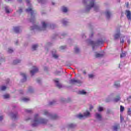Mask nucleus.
<instances>
[{"label":"nucleus","mask_w":131,"mask_h":131,"mask_svg":"<svg viewBox=\"0 0 131 131\" xmlns=\"http://www.w3.org/2000/svg\"><path fill=\"white\" fill-rule=\"evenodd\" d=\"M47 122H48V120L39 118L38 114H36L35 115L32 126L34 127V126H37L39 124H46Z\"/></svg>","instance_id":"nucleus-1"},{"label":"nucleus","mask_w":131,"mask_h":131,"mask_svg":"<svg viewBox=\"0 0 131 131\" xmlns=\"http://www.w3.org/2000/svg\"><path fill=\"white\" fill-rule=\"evenodd\" d=\"M42 28L39 27L38 26L34 25L33 27H31V30H34V29H37V30H39V31H41V30H46V28H47V24L46 22L42 21Z\"/></svg>","instance_id":"nucleus-2"},{"label":"nucleus","mask_w":131,"mask_h":131,"mask_svg":"<svg viewBox=\"0 0 131 131\" xmlns=\"http://www.w3.org/2000/svg\"><path fill=\"white\" fill-rule=\"evenodd\" d=\"M94 11L96 12L98 11V10H99V7L98 6H95V0H91L90 1V5H88L86 11V12H89L92 8H94Z\"/></svg>","instance_id":"nucleus-3"},{"label":"nucleus","mask_w":131,"mask_h":131,"mask_svg":"<svg viewBox=\"0 0 131 131\" xmlns=\"http://www.w3.org/2000/svg\"><path fill=\"white\" fill-rule=\"evenodd\" d=\"M26 12L27 13H29V12L31 13V18L30 19V21L32 23H34V21H35V18L34 17V16H33V14H34V11L32 10V8H29L27 9Z\"/></svg>","instance_id":"nucleus-4"},{"label":"nucleus","mask_w":131,"mask_h":131,"mask_svg":"<svg viewBox=\"0 0 131 131\" xmlns=\"http://www.w3.org/2000/svg\"><path fill=\"white\" fill-rule=\"evenodd\" d=\"M90 113L89 112V111H86L85 113H84V115H82L81 114H80L77 116L78 118H79L80 119H81L83 117H88V116H90Z\"/></svg>","instance_id":"nucleus-5"},{"label":"nucleus","mask_w":131,"mask_h":131,"mask_svg":"<svg viewBox=\"0 0 131 131\" xmlns=\"http://www.w3.org/2000/svg\"><path fill=\"white\" fill-rule=\"evenodd\" d=\"M36 72H38V68L36 67H33L32 70L30 71V73L32 76H33Z\"/></svg>","instance_id":"nucleus-6"},{"label":"nucleus","mask_w":131,"mask_h":131,"mask_svg":"<svg viewBox=\"0 0 131 131\" xmlns=\"http://www.w3.org/2000/svg\"><path fill=\"white\" fill-rule=\"evenodd\" d=\"M70 83L71 84H74L75 83H81V82L79 80L71 79L70 80Z\"/></svg>","instance_id":"nucleus-7"},{"label":"nucleus","mask_w":131,"mask_h":131,"mask_svg":"<svg viewBox=\"0 0 131 131\" xmlns=\"http://www.w3.org/2000/svg\"><path fill=\"white\" fill-rule=\"evenodd\" d=\"M118 33L115 34L114 35V39L116 40V39H118V38H120V29L118 30L117 31Z\"/></svg>","instance_id":"nucleus-8"},{"label":"nucleus","mask_w":131,"mask_h":131,"mask_svg":"<svg viewBox=\"0 0 131 131\" xmlns=\"http://www.w3.org/2000/svg\"><path fill=\"white\" fill-rule=\"evenodd\" d=\"M126 13V17L128 20H129L131 21V12L129 10H126L125 11Z\"/></svg>","instance_id":"nucleus-9"},{"label":"nucleus","mask_w":131,"mask_h":131,"mask_svg":"<svg viewBox=\"0 0 131 131\" xmlns=\"http://www.w3.org/2000/svg\"><path fill=\"white\" fill-rule=\"evenodd\" d=\"M55 82L56 83V86L58 88V89H61L62 84L59 83V81L57 80H54Z\"/></svg>","instance_id":"nucleus-10"},{"label":"nucleus","mask_w":131,"mask_h":131,"mask_svg":"<svg viewBox=\"0 0 131 131\" xmlns=\"http://www.w3.org/2000/svg\"><path fill=\"white\" fill-rule=\"evenodd\" d=\"M20 75H21V76H23V77L24 78V79L22 80V82H24V81H26V79L27 78V76H26V74H25V73H20Z\"/></svg>","instance_id":"nucleus-11"},{"label":"nucleus","mask_w":131,"mask_h":131,"mask_svg":"<svg viewBox=\"0 0 131 131\" xmlns=\"http://www.w3.org/2000/svg\"><path fill=\"white\" fill-rule=\"evenodd\" d=\"M14 30L15 33H19L20 31V28H19V27H15L14 28Z\"/></svg>","instance_id":"nucleus-12"},{"label":"nucleus","mask_w":131,"mask_h":131,"mask_svg":"<svg viewBox=\"0 0 131 131\" xmlns=\"http://www.w3.org/2000/svg\"><path fill=\"white\" fill-rule=\"evenodd\" d=\"M102 57H104V54L96 53L95 55V58H102Z\"/></svg>","instance_id":"nucleus-13"},{"label":"nucleus","mask_w":131,"mask_h":131,"mask_svg":"<svg viewBox=\"0 0 131 131\" xmlns=\"http://www.w3.org/2000/svg\"><path fill=\"white\" fill-rule=\"evenodd\" d=\"M96 117L97 119H99V120H101V119H102V116L100 114H96Z\"/></svg>","instance_id":"nucleus-14"},{"label":"nucleus","mask_w":131,"mask_h":131,"mask_svg":"<svg viewBox=\"0 0 131 131\" xmlns=\"http://www.w3.org/2000/svg\"><path fill=\"white\" fill-rule=\"evenodd\" d=\"M126 56L125 52L122 51V53L120 54V58H124Z\"/></svg>","instance_id":"nucleus-15"},{"label":"nucleus","mask_w":131,"mask_h":131,"mask_svg":"<svg viewBox=\"0 0 131 131\" xmlns=\"http://www.w3.org/2000/svg\"><path fill=\"white\" fill-rule=\"evenodd\" d=\"M106 16L107 19H109L110 18V16L111 15V13L109 11H106L105 12Z\"/></svg>","instance_id":"nucleus-16"},{"label":"nucleus","mask_w":131,"mask_h":131,"mask_svg":"<svg viewBox=\"0 0 131 131\" xmlns=\"http://www.w3.org/2000/svg\"><path fill=\"white\" fill-rule=\"evenodd\" d=\"M114 101L115 102H118V101H120V96L119 95L117 96L114 99Z\"/></svg>","instance_id":"nucleus-17"},{"label":"nucleus","mask_w":131,"mask_h":131,"mask_svg":"<svg viewBox=\"0 0 131 131\" xmlns=\"http://www.w3.org/2000/svg\"><path fill=\"white\" fill-rule=\"evenodd\" d=\"M120 128V126H119V124L116 125L114 127V131H117V129H118V128Z\"/></svg>","instance_id":"nucleus-18"},{"label":"nucleus","mask_w":131,"mask_h":131,"mask_svg":"<svg viewBox=\"0 0 131 131\" xmlns=\"http://www.w3.org/2000/svg\"><path fill=\"white\" fill-rule=\"evenodd\" d=\"M62 12L64 13H67L68 12V9H67V7H62Z\"/></svg>","instance_id":"nucleus-19"},{"label":"nucleus","mask_w":131,"mask_h":131,"mask_svg":"<svg viewBox=\"0 0 131 131\" xmlns=\"http://www.w3.org/2000/svg\"><path fill=\"white\" fill-rule=\"evenodd\" d=\"M38 47V45H34L32 46V49L33 51H35L36 49H37V47Z\"/></svg>","instance_id":"nucleus-20"},{"label":"nucleus","mask_w":131,"mask_h":131,"mask_svg":"<svg viewBox=\"0 0 131 131\" xmlns=\"http://www.w3.org/2000/svg\"><path fill=\"white\" fill-rule=\"evenodd\" d=\"M20 62H21V60H14L13 61V65H16V64L20 63Z\"/></svg>","instance_id":"nucleus-21"},{"label":"nucleus","mask_w":131,"mask_h":131,"mask_svg":"<svg viewBox=\"0 0 131 131\" xmlns=\"http://www.w3.org/2000/svg\"><path fill=\"white\" fill-rule=\"evenodd\" d=\"M11 117L12 119H16V118H17V114H12Z\"/></svg>","instance_id":"nucleus-22"},{"label":"nucleus","mask_w":131,"mask_h":131,"mask_svg":"<svg viewBox=\"0 0 131 131\" xmlns=\"http://www.w3.org/2000/svg\"><path fill=\"white\" fill-rule=\"evenodd\" d=\"M115 86H116V88L120 86V83H119V82H116L115 83Z\"/></svg>","instance_id":"nucleus-23"},{"label":"nucleus","mask_w":131,"mask_h":131,"mask_svg":"<svg viewBox=\"0 0 131 131\" xmlns=\"http://www.w3.org/2000/svg\"><path fill=\"white\" fill-rule=\"evenodd\" d=\"M57 118H58V116H57V115L51 116V119H57Z\"/></svg>","instance_id":"nucleus-24"},{"label":"nucleus","mask_w":131,"mask_h":131,"mask_svg":"<svg viewBox=\"0 0 131 131\" xmlns=\"http://www.w3.org/2000/svg\"><path fill=\"white\" fill-rule=\"evenodd\" d=\"M1 91H6V90L7 89V87L6 86H2L0 88Z\"/></svg>","instance_id":"nucleus-25"},{"label":"nucleus","mask_w":131,"mask_h":131,"mask_svg":"<svg viewBox=\"0 0 131 131\" xmlns=\"http://www.w3.org/2000/svg\"><path fill=\"white\" fill-rule=\"evenodd\" d=\"M5 11L7 14H10V11L9 10V7L6 6L5 7Z\"/></svg>","instance_id":"nucleus-26"},{"label":"nucleus","mask_w":131,"mask_h":131,"mask_svg":"<svg viewBox=\"0 0 131 131\" xmlns=\"http://www.w3.org/2000/svg\"><path fill=\"white\" fill-rule=\"evenodd\" d=\"M23 101H24V102H28V101H29V98H27L26 97H24L22 99Z\"/></svg>","instance_id":"nucleus-27"},{"label":"nucleus","mask_w":131,"mask_h":131,"mask_svg":"<svg viewBox=\"0 0 131 131\" xmlns=\"http://www.w3.org/2000/svg\"><path fill=\"white\" fill-rule=\"evenodd\" d=\"M69 127H70V128H73V127H75V125L73 124H70L69 125Z\"/></svg>","instance_id":"nucleus-28"},{"label":"nucleus","mask_w":131,"mask_h":131,"mask_svg":"<svg viewBox=\"0 0 131 131\" xmlns=\"http://www.w3.org/2000/svg\"><path fill=\"white\" fill-rule=\"evenodd\" d=\"M43 115H50V113H49V112H48V111L45 110L43 111Z\"/></svg>","instance_id":"nucleus-29"},{"label":"nucleus","mask_w":131,"mask_h":131,"mask_svg":"<svg viewBox=\"0 0 131 131\" xmlns=\"http://www.w3.org/2000/svg\"><path fill=\"white\" fill-rule=\"evenodd\" d=\"M8 98H10V95L6 94V95H4V99H8Z\"/></svg>","instance_id":"nucleus-30"},{"label":"nucleus","mask_w":131,"mask_h":131,"mask_svg":"<svg viewBox=\"0 0 131 131\" xmlns=\"http://www.w3.org/2000/svg\"><path fill=\"white\" fill-rule=\"evenodd\" d=\"M124 111V107L122 105L120 106V112H123Z\"/></svg>","instance_id":"nucleus-31"},{"label":"nucleus","mask_w":131,"mask_h":131,"mask_svg":"<svg viewBox=\"0 0 131 131\" xmlns=\"http://www.w3.org/2000/svg\"><path fill=\"white\" fill-rule=\"evenodd\" d=\"M127 114H128V115H131L130 108H128V110H127Z\"/></svg>","instance_id":"nucleus-32"},{"label":"nucleus","mask_w":131,"mask_h":131,"mask_svg":"<svg viewBox=\"0 0 131 131\" xmlns=\"http://www.w3.org/2000/svg\"><path fill=\"white\" fill-rule=\"evenodd\" d=\"M80 95H85V94H86V92L83 90V91H80Z\"/></svg>","instance_id":"nucleus-33"},{"label":"nucleus","mask_w":131,"mask_h":131,"mask_svg":"<svg viewBox=\"0 0 131 131\" xmlns=\"http://www.w3.org/2000/svg\"><path fill=\"white\" fill-rule=\"evenodd\" d=\"M25 112H26L27 113H32V111L25 110Z\"/></svg>","instance_id":"nucleus-34"},{"label":"nucleus","mask_w":131,"mask_h":131,"mask_svg":"<svg viewBox=\"0 0 131 131\" xmlns=\"http://www.w3.org/2000/svg\"><path fill=\"white\" fill-rule=\"evenodd\" d=\"M75 53H78L79 52V49H78V48L76 47L75 49Z\"/></svg>","instance_id":"nucleus-35"},{"label":"nucleus","mask_w":131,"mask_h":131,"mask_svg":"<svg viewBox=\"0 0 131 131\" xmlns=\"http://www.w3.org/2000/svg\"><path fill=\"white\" fill-rule=\"evenodd\" d=\"M103 108L102 107H99L98 108V111H99V112H101L103 111Z\"/></svg>","instance_id":"nucleus-36"},{"label":"nucleus","mask_w":131,"mask_h":131,"mask_svg":"<svg viewBox=\"0 0 131 131\" xmlns=\"http://www.w3.org/2000/svg\"><path fill=\"white\" fill-rule=\"evenodd\" d=\"M8 52V53H13V52H14V51L12 49H9Z\"/></svg>","instance_id":"nucleus-37"},{"label":"nucleus","mask_w":131,"mask_h":131,"mask_svg":"<svg viewBox=\"0 0 131 131\" xmlns=\"http://www.w3.org/2000/svg\"><path fill=\"white\" fill-rule=\"evenodd\" d=\"M55 101H52V102H50L49 103V105H54V104H55Z\"/></svg>","instance_id":"nucleus-38"},{"label":"nucleus","mask_w":131,"mask_h":131,"mask_svg":"<svg viewBox=\"0 0 131 131\" xmlns=\"http://www.w3.org/2000/svg\"><path fill=\"white\" fill-rule=\"evenodd\" d=\"M60 50H64L66 49V46H61L60 47Z\"/></svg>","instance_id":"nucleus-39"},{"label":"nucleus","mask_w":131,"mask_h":131,"mask_svg":"<svg viewBox=\"0 0 131 131\" xmlns=\"http://www.w3.org/2000/svg\"><path fill=\"white\" fill-rule=\"evenodd\" d=\"M89 78H93L94 77V75L93 74H90L89 75Z\"/></svg>","instance_id":"nucleus-40"},{"label":"nucleus","mask_w":131,"mask_h":131,"mask_svg":"<svg viewBox=\"0 0 131 131\" xmlns=\"http://www.w3.org/2000/svg\"><path fill=\"white\" fill-rule=\"evenodd\" d=\"M53 57L55 59H57L58 56L56 54H53Z\"/></svg>","instance_id":"nucleus-41"},{"label":"nucleus","mask_w":131,"mask_h":131,"mask_svg":"<svg viewBox=\"0 0 131 131\" xmlns=\"http://www.w3.org/2000/svg\"><path fill=\"white\" fill-rule=\"evenodd\" d=\"M29 92H30V93H32V89H31V87H29Z\"/></svg>","instance_id":"nucleus-42"},{"label":"nucleus","mask_w":131,"mask_h":131,"mask_svg":"<svg viewBox=\"0 0 131 131\" xmlns=\"http://www.w3.org/2000/svg\"><path fill=\"white\" fill-rule=\"evenodd\" d=\"M124 42V40L123 39L120 40V43H123Z\"/></svg>","instance_id":"nucleus-43"},{"label":"nucleus","mask_w":131,"mask_h":131,"mask_svg":"<svg viewBox=\"0 0 131 131\" xmlns=\"http://www.w3.org/2000/svg\"><path fill=\"white\" fill-rule=\"evenodd\" d=\"M90 43H91V45H95V42H94V41H90Z\"/></svg>","instance_id":"nucleus-44"},{"label":"nucleus","mask_w":131,"mask_h":131,"mask_svg":"<svg viewBox=\"0 0 131 131\" xmlns=\"http://www.w3.org/2000/svg\"><path fill=\"white\" fill-rule=\"evenodd\" d=\"M4 117H3V116H0V121H2V120L3 119Z\"/></svg>","instance_id":"nucleus-45"},{"label":"nucleus","mask_w":131,"mask_h":131,"mask_svg":"<svg viewBox=\"0 0 131 131\" xmlns=\"http://www.w3.org/2000/svg\"><path fill=\"white\" fill-rule=\"evenodd\" d=\"M94 107L92 105H90V110L93 109Z\"/></svg>","instance_id":"nucleus-46"},{"label":"nucleus","mask_w":131,"mask_h":131,"mask_svg":"<svg viewBox=\"0 0 131 131\" xmlns=\"http://www.w3.org/2000/svg\"><path fill=\"white\" fill-rule=\"evenodd\" d=\"M38 3H41V4H42V3H43V1H42V0H39L38 1Z\"/></svg>","instance_id":"nucleus-47"},{"label":"nucleus","mask_w":131,"mask_h":131,"mask_svg":"<svg viewBox=\"0 0 131 131\" xmlns=\"http://www.w3.org/2000/svg\"><path fill=\"white\" fill-rule=\"evenodd\" d=\"M62 23H63V24H64V25H66V24H67V21H62Z\"/></svg>","instance_id":"nucleus-48"},{"label":"nucleus","mask_w":131,"mask_h":131,"mask_svg":"<svg viewBox=\"0 0 131 131\" xmlns=\"http://www.w3.org/2000/svg\"><path fill=\"white\" fill-rule=\"evenodd\" d=\"M127 43H128V45L130 44V40H127Z\"/></svg>","instance_id":"nucleus-49"},{"label":"nucleus","mask_w":131,"mask_h":131,"mask_svg":"<svg viewBox=\"0 0 131 131\" xmlns=\"http://www.w3.org/2000/svg\"><path fill=\"white\" fill-rule=\"evenodd\" d=\"M53 27H55V26H54V25L51 26V29H54V28Z\"/></svg>","instance_id":"nucleus-50"},{"label":"nucleus","mask_w":131,"mask_h":131,"mask_svg":"<svg viewBox=\"0 0 131 131\" xmlns=\"http://www.w3.org/2000/svg\"><path fill=\"white\" fill-rule=\"evenodd\" d=\"M127 100H131V96H129Z\"/></svg>","instance_id":"nucleus-51"},{"label":"nucleus","mask_w":131,"mask_h":131,"mask_svg":"<svg viewBox=\"0 0 131 131\" xmlns=\"http://www.w3.org/2000/svg\"><path fill=\"white\" fill-rule=\"evenodd\" d=\"M18 12L19 13H22V9H19Z\"/></svg>","instance_id":"nucleus-52"},{"label":"nucleus","mask_w":131,"mask_h":131,"mask_svg":"<svg viewBox=\"0 0 131 131\" xmlns=\"http://www.w3.org/2000/svg\"><path fill=\"white\" fill-rule=\"evenodd\" d=\"M26 2L27 4H29V3H30V1L29 0H26Z\"/></svg>","instance_id":"nucleus-53"},{"label":"nucleus","mask_w":131,"mask_h":131,"mask_svg":"<svg viewBox=\"0 0 131 131\" xmlns=\"http://www.w3.org/2000/svg\"><path fill=\"white\" fill-rule=\"evenodd\" d=\"M37 82H40V80L39 79H37Z\"/></svg>","instance_id":"nucleus-54"},{"label":"nucleus","mask_w":131,"mask_h":131,"mask_svg":"<svg viewBox=\"0 0 131 131\" xmlns=\"http://www.w3.org/2000/svg\"><path fill=\"white\" fill-rule=\"evenodd\" d=\"M83 74H86V72L85 71H83Z\"/></svg>","instance_id":"nucleus-55"},{"label":"nucleus","mask_w":131,"mask_h":131,"mask_svg":"<svg viewBox=\"0 0 131 131\" xmlns=\"http://www.w3.org/2000/svg\"><path fill=\"white\" fill-rule=\"evenodd\" d=\"M15 44L18 45V41L15 42Z\"/></svg>","instance_id":"nucleus-56"},{"label":"nucleus","mask_w":131,"mask_h":131,"mask_svg":"<svg viewBox=\"0 0 131 131\" xmlns=\"http://www.w3.org/2000/svg\"><path fill=\"white\" fill-rule=\"evenodd\" d=\"M30 119H26V120L27 121L28 120H29Z\"/></svg>","instance_id":"nucleus-57"},{"label":"nucleus","mask_w":131,"mask_h":131,"mask_svg":"<svg viewBox=\"0 0 131 131\" xmlns=\"http://www.w3.org/2000/svg\"><path fill=\"white\" fill-rule=\"evenodd\" d=\"M100 42H101V41H98V43H100Z\"/></svg>","instance_id":"nucleus-58"},{"label":"nucleus","mask_w":131,"mask_h":131,"mask_svg":"<svg viewBox=\"0 0 131 131\" xmlns=\"http://www.w3.org/2000/svg\"><path fill=\"white\" fill-rule=\"evenodd\" d=\"M18 2H22V0H17Z\"/></svg>","instance_id":"nucleus-59"},{"label":"nucleus","mask_w":131,"mask_h":131,"mask_svg":"<svg viewBox=\"0 0 131 131\" xmlns=\"http://www.w3.org/2000/svg\"><path fill=\"white\" fill-rule=\"evenodd\" d=\"M52 5H55V3H52Z\"/></svg>","instance_id":"nucleus-60"},{"label":"nucleus","mask_w":131,"mask_h":131,"mask_svg":"<svg viewBox=\"0 0 131 131\" xmlns=\"http://www.w3.org/2000/svg\"><path fill=\"white\" fill-rule=\"evenodd\" d=\"M68 100H69V101H70V98H69Z\"/></svg>","instance_id":"nucleus-61"},{"label":"nucleus","mask_w":131,"mask_h":131,"mask_svg":"<svg viewBox=\"0 0 131 131\" xmlns=\"http://www.w3.org/2000/svg\"><path fill=\"white\" fill-rule=\"evenodd\" d=\"M106 102H109V101H108V100H106Z\"/></svg>","instance_id":"nucleus-62"},{"label":"nucleus","mask_w":131,"mask_h":131,"mask_svg":"<svg viewBox=\"0 0 131 131\" xmlns=\"http://www.w3.org/2000/svg\"><path fill=\"white\" fill-rule=\"evenodd\" d=\"M121 119H122V117H121Z\"/></svg>","instance_id":"nucleus-63"},{"label":"nucleus","mask_w":131,"mask_h":131,"mask_svg":"<svg viewBox=\"0 0 131 131\" xmlns=\"http://www.w3.org/2000/svg\"><path fill=\"white\" fill-rule=\"evenodd\" d=\"M121 119H122V117H121Z\"/></svg>","instance_id":"nucleus-64"}]
</instances>
